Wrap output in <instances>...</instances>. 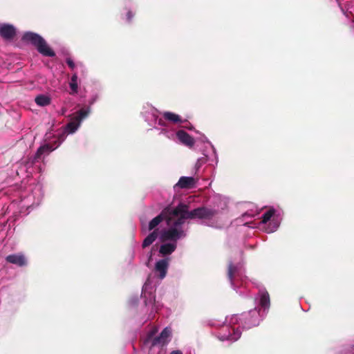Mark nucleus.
Listing matches in <instances>:
<instances>
[{"mask_svg":"<svg viewBox=\"0 0 354 354\" xmlns=\"http://www.w3.org/2000/svg\"><path fill=\"white\" fill-rule=\"evenodd\" d=\"M217 216L218 212L212 208L203 207L189 211L188 205H180L168 218L167 227L160 232L158 230L151 232L144 239L142 248L149 246L158 238L162 243L158 249V256L169 258L177 248V241L186 237L189 219H202L207 225L217 227Z\"/></svg>","mask_w":354,"mask_h":354,"instance_id":"f257e3e1","label":"nucleus"},{"mask_svg":"<svg viewBox=\"0 0 354 354\" xmlns=\"http://www.w3.org/2000/svg\"><path fill=\"white\" fill-rule=\"evenodd\" d=\"M90 112L91 109L87 107L81 109L80 111L75 113L64 129L57 133L55 140L49 141L48 143L41 145L37 149L33 157V160L30 162H27V164L32 165L35 162L41 159L43 156L48 155L51 151L57 149L62 142H64L66 135L73 133L78 129L82 120L87 118ZM50 133H46V140H50Z\"/></svg>","mask_w":354,"mask_h":354,"instance_id":"f03ea898","label":"nucleus"},{"mask_svg":"<svg viewBox=\"0 0 354 354\" xmlns=\"http://www.w3.org/2000/svg\"><path fill=\"white\" fill-rule=\"evenodd\" d=\"M169 261L170 258H162L158 260L155 263L153 271L158 276V281L155 279V277L149 276L142 286L141 296L144 299L145 306L151 310L149 318H151L154 313L158 312L160 309L159 304L156 303L155 301L154 294L156 287L159 283V281L162 280L166 277Z\"/></svg>","mask_w":354,"mask_h":354,"instance_id":"7ed1b4c3","label":"nucleus"},{"mask_svg":"<svg viewBox=\"0 0 354 354\" xmlns=\"http://www.w3.org/2000/svg\"><path fill=\"white\" fill-rule=\"evenodd\" d=\"M43 197L42 186L39 183L30 185L26 190L23 191L20 196V201H13L10 208L12 209L16 205L20 209L21 213L28 214L30 209L39 205Z\"/></svg>","mask_w":354,"mask_h":354,"instance_id":"20e7f679","label":"nucleus"},{"mask_svg":"<svg viewBox=\"0 0 354 354\" xmlns=\"http://www.w3.org/2000/svg\"><path fill=\"white\" fill-rule=\"evenodd\" d=\"M22 39L35 46L39 53L46 57H54L55 53L48 46L46 41L38 34L26 32L24 34Z\"/></svg>","mask_w":354,"mask_h":354,"instance_id":"39448f33","label":"nucleus"},{"mask_svg":"<svg viewBox=\"0 0 354 354\" xmlns=\"http://www.w3.org/2000/svg\"><path fill=\"white\" fill-rule=\"evenodd\" d=\"M180 205H186L184 203H180L175 207H166L165 208L162 212L153 218L148 224H146L144 221H141L142 230L144 232H147L149 231L153 232L155 230H158V232H160L164 228L160 230L159 225L163 221V220L166 221L167 223V219L171 215V212L176 210Z\"/></svg>","mask_w":354,"mask_h":354,"instance_id":"423d86ee","label":"nucleus"},{"mask_svg":"<svg viewBox=\"0 0 354 354\" xmlns=\"http://www.w3.org/2000/svg\"><path fill=\"white\" fill-rule=\"evenodd\" d=\"M156 332L157 330L154 329L148 333L144 339V344L146 346H149L150 348L155 346L162 347L169 342L171 335V328L166 327L158 336L154 337L153 336Z\"/></svg>","mask_w":354,"mask_h":354,"instance_id":"0eeeda50","label":"nucleus"},{"mask_svg":"<svg viewBox=\"0 0 354 354\" xmlns=\"http://www.w3.org/2000/svg\"><path fill=\"white\" fill-rule=\"evenodd\" d=\"M162 133L168 138L174 140L177 138L179 142L187 147H192L194 145V139L185 131L180 130L175 132L173 130H169V128L162 129Z\"/></svg>","mask_w":354,"mask_h":354,"instance_id":"6e6552de","label":"nucleus"},{"mask_svg":"<svg viewBox=\"0 0 354 354\" xmlns=\"http://www.w3.org/2000/svg\"><path fill=\"white\" fill-rule=\"evenodd\" d=\"M143 115L145 121L147 122L149 125L155 126L158 124V125L163 127V129L169 128V124H167L162 119L159 118V112L154 107H146L145 111L143 112Z\"/></svg>","mask_w":354,"mask_h":354,"instance_id":"1a4fd4ad","label":"nucleus"},{"mask_svg":"<svg viewBox=\"0 0 354 354\" xmlns=\"http://www.w3.org/2000/svg\"><path fill=\"white\" fill-rule=\"evenodd\" d=\"M241 268L242 266L240 263H234L231 261L228 262L227 277L232 283L234 279L239 276Z\"/></svg>","mask_w":354,"mask_h":354,"instance_id":"9d476101","label":"nucleus"},{"mask_svg":"<svg viewBox=\"0 0 354 354\" xmlns=\"http://www.w3.org/2000/svg\"><path fill=\"white\" fill-rule=\"evenodd\" d=\"M225 328V330H227L228 334L227 335L225 334L223 335V341L224 340V337L227 339L232 340V341H236L237 339H239L240 338L241 332L239 326L235 327V326H232L230 325H225V326L223 325V328Z\"/></svg>","mask_w":354,"mask_h":354,"instance_id":"9b49d317","label":"nucleus"},{"mask_svg":"<svg viewBox=\"0 0 354 354\" xmlns=\"http://www.w3.org/2000/svg\"><path fill=\"white\" fill-rule=\"evenodd\" d=\"M16 34L15 28L10 24H0V35L6 40L12 39Z\"/></svg>","mask_w":354,"mask_h":354,"instance_id":"f8f14e48","label":"nucleus"},{"mask_svg":"<svg viewBox=\"0 0 354 354\" xmlns=\"http://www.w3.org/2000/svg\"><path fill=\"white\" fill-rule=\"evenodd\" d=\"M6 261L10 263L18 266H24L26 265V259L21 254H14L6 257Z\"/></svg>","mask_w":354,"mask_h":354,"instance_id":"ddd939ff","label":"nucleus"},{"mask_svg":"<svg viewBox=\"0 0 354 354\" xmlns=\"http://www.w3.org/2000/svg\"><path fill=\"white\" fill-rule=\"evenodd\" d=\"M195 185V180L193 177L182 176L180 178L178 182L175 185V187H178L182 189H187L193 187Z\"/></svg>","mask_w":354,"mask_h":354,"instance_id":"4468645a","label":"nucleus"},{"mask_svg":"<svg viewBox=\"0 0 354 354\" xmlns=\"http://www.w3.org/2000/svg\"><path fill=\"white\" fill-rule=\"evenodd\" d=\"M35 102L39 106H46L50 104L51 98L48 95L40 94L36 96Z\"/></svg>","mask_w":354,"mask_h":354,"instance_id":"2eb2a0df","label":"nucleus"},{"mask_svg":"<svg viewBox=\"0 0 354 354\" xmlns=\"http://www.w3.org/2000/svg\"><path fill=\"white\" fill-rule=\"evenodd\" d=\"M69 87L71 89L70 94L74 95L78 92V76L76 73H74L71 78L69 82Z\"/></svg>","mask_w":354,"mask_h":354,"instance_id":"dca6fc26","label":"nucleus"},{"mask_svg":"<svg viewBox=\"0 0 354 354\" xmlns=\"http://www.w3.org/2000/svg\"><path fill=\"white\" fill-rule=\"evenodd\" d=\"M163 116L166 120L173 123H178L182 122L180 115L171 112L166 111L163 113Z\"/></svg>","mask_w":354,"mask_h":354,"instance_id":"f3484780","label":"nucleus"},{"mask_svg":"<svg viewBox=\"0 0 354 354\" xmlns=\"http://www.w3.org/2000/svg\"><path fill=\"white\" fill-rule=\"evenodd\" d=\"M259 304L263 308H268L270 306V296L268 292H263L261 295Z\"/></svg>","mask_w":354,"mask_h":354,"instance_id":"a211bd4d","label":"nucleus"},{"mask_svg":"<svg viewBox=\"0 0 354 354\" xmlns=\"http://www.w3.org/2000/svg\"><path fill=\"white\" fill-rule=\"evenodd\" d=\"M274 213H275L274 209L271 208V209H268L267 212H266L265 213L263 214V215L261 216V222L263 223H266L267 222H268L271 219V218L273 216Z\"/></svg>","mask_w":354,"mask_h":354,"instance_id":"6ab92c4d","label":"nucleus"},{"mask_svg":"<svg viewBox=\"0 0 354 354\" xmlns=\"http://www.w3.org/2000/svg\"><path fill=\"white\" fill-rule=\"evenodd\" d=\"M207 161H210V157L207 155H205L204 157L198 158L196 163V169L198 170L201 167L202 165H203Z\"/></svg>","mask_w":354,"mask_h":354,"instance_id":"aec40b11","label":"nucleus"},{"mask_svg":"<svg viewBox=\"0 0 354 354\" xmlns=\"http://www.w3.org/2000/svg\"><path fill=\"white\" fill-rule=\"evenodd\" d=\"M66 64H68V66L72 69L73 70L75 67V62H73V60L71 58V57H67L66 59Z\"/></svg>","mask_w":354,"mask_h":354,"instance_id":"412c9836","label":"nucleus"},{"mask_svg":"<svg viewBox=\"0 0 354 354\" xmlns=\"http://www.w3.org/2000/svg\"><path fill=\"white\" fill-rule=\"evenodd\" d=\"M133 15V14L131 13V12L129 11L127 14V19L128 21H131V20L132 19Z\"/></svg>","mask_w":354,"mask_h":354,"instance_id":"4be33fe9","label":"nucleus"},{"mask_svg":"<svg viewBox=\"0 0 354 354\" xmlns=\"http://www.w3.org/2000/svg\"><path fill=\"white\" fill-rule=\"evenodd\" d=\"M137 301H138V299H134V298H132L131 300H130V304L132 306H134L137 304Z\"/></svg>","mask_w":354,"mask_h":354,"instance_id":"5701e85b","label":"nucleus"},{"mask_svg":"<svg viewBox=\"0 0 354 354\" xmlns=\"http://www.w3.org/2000/svg\"><path fill=\"white\" fill-rule=\"evenodd\" d=\"M170 354H183V353L179 350H176L173 351Z\"/></svg>","mask_w":354,"mask_h":354,"instance_id":"b1692460","label":"nucleus"},{"mask_svg":"<svg viewBox=\"0 0 354 354\" xmlns=\"http://www.w3.org/2000/svg\"><path fill=\"white\" fill-rule=\"evenodd\" d=\"M151 257H152V251H151V252H150V254H149V259H148V261H147V266H149V261H150V260H151Z\"/></svg>","mask_w":354,"mask_h":354,"instance_id":"393cba45","label":"nucleus"},{"mask_svg":"<svg viewBox=\"0 0 354 354\" xmlns=\"http://www.w3.org/2000/svg\"><path fill=\"white\" fill-rule=\"evenodd\" d=\"M236 320H237V317H232L231 322L234 324V322H236Z\"/></svg>","mask_w":354,"mask_h":354,"instance_id":"a878e982","label":"nucleus"},{"mask_svg":"<svg viewBox=\"0 0 354 354\" xmlns=\"http://www.w3.org/2000/svg\"><path fill=\"white\" fill-rule=\"evenodd\" d=\"M207 144L210 146V147H211V149L212 150V152L214 153V147L212 146H211V145L209 142Z\"/></svg>","mask_w":354,"mask_h":354,"instance_id":"bb28decb","label":"nucleus"},{"mask_svg":"<svg viewBox=\"0 0 354 354\" xmlns=\"http://www.w3.org/2000/svg\"><path fill=\"white\" fill-rule=\"evenodd\" d=\"M77 66H80L81 68H82V69H84V66H83L81 63L77 64Z\"/></svg>","mask_w":354,"mask_h":354,"instance_id":"cd10ccee","label":"nucleus"},{"mask_svg":"<svg viewBox=\"0 0 354 354\" xmlns=\"http://www.w3.org/2000/svg\"><path fill=\"white\" fill-rule=\"evenodd\" d=\"M215 158H216V162L217 163L218 162V158L215 157Z\"/></svg>","mask_w":354,"mask_h":354,"instance_id":"c85d7f7f","label":"nucleus"},{"mask_svg":"<svg viewBox=\"0 0 354 354\" xmlns=\"http://www.w3.org/2000/svg\"><path fill=\"white\" fill-rule=\"evenodd\" d=\"M94 102V100L90 102V104H93Z\"/></svg>","mask_w":354,"mask_h":354,"instance_id":"c756f323","label":"nucleus"}]
</instances>
